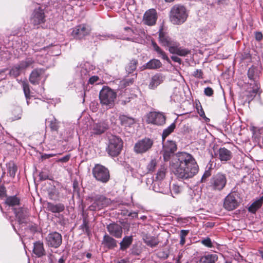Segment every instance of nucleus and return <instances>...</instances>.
I'll return each mask as SVG.
<instances>
[{
  "label": "nucleus",
  "instance_id": "e2e57ef3",
  "mask_svg": "<svg viewBox=\"0 0 263 263\" xmlns=\"http://www.w3.org/2000/svg\"><path fill=\"white\" fill-rule=\"evenodd\" d=\"M16 111L17 112L18 114H17V116H15L12 119L13 120H18L21 118V113H22L21 109L20 108H17Z\"/></svg>",
  "mask_w": 263,
  "mask_h": 263
},
{
  "label": "nucleus",
  "instance_id": "a18cd8bd",
  "mask_svg": "<svg viewBox=\"0 0 263 263\" xmlns=\"http://www.w3.org/2000/svg\"><path fill=\"white\" fill-rule=\"evenodd\" d=\"M80 228L83 232L87 233L88 235L89 234L88 222L85 218L83 219V223L80 226Z\"/></svg>",
  "mask_w": 263,
  "mask_h": 263
},
{
  "label": "nucleus",
  "instance_id": "6e6552de",
  "mask_svg": "<svg viewBox=\"0 0 263 263\" xmlns=\"http://www.w3.org/2000/svg\"><path fill=\"white\" fill-rule=\"evenodd\" d=\"M92 174L97 181L102 183H106L109 180L108 170L102 165H96L92 169Z\"/></svg>",
  "mask_w": 263,
  "mask_h": 263
},
{
  "label": "nucleus",
  "instance_id": "4468645a",
  "mask_svg": "<svg viewBox=\"0 0 263 263\" xmlns=\"http://www.w3.org/2000/svg\"><path fill=\"white\" fill-rule=\"evenodd\" d=\"M158 18V14L155 9H149L144 14L143 22L148 26H153L156 24Z\"/></svg>",
  "mask_w": 263,
  "mask_h": 263
},
{
  "label": "nucleus",
  "instance_id": "bb28decb",
  "mask_svg": "<svg viewBox=\"0 0 263 263\" xmlns=\"http://www.w3.org/2000/svg\"><path fill=\"white\" fill-rule=\"evenodd\" d=\"M143 240L145 243L152 248L157 246L159 243V241L156 237L147 234L143 236Z\"/></svg>",
  "mask_w": 263,
  "mask_h": 263
},
{
  "label": "nucleus",
  "instance_id": "9b49d317",
  "mask_svg": "<svg viewBox=\"0 0 263 263\" xmlns=\"http://www.w3.org/2000/svg\"><path fill=\"white\" fill-rule=\"evenodd\" d=\"M46 240L49 247L58 248L62 243V236L57 232H51L46 237Z\"/></svg>",
  "mask_w": 263,
  "mask_h": 263
},
{
  "label": "nucleus",
  "instance_id": "bf43d9fd",
  "mask_svg": "<svg viewBox=\"0 0 263 263\" xmlns=\"http://www.w3.org/2000/svg\"><path fill=\"white\" fill-rule=\"evenodd\" d=\"M7 70L6 68L0 70V81L7 78V75L5 74Z\"/></svg>",
  "mask_w": 263,
  "mask_h": 263
},
{
  "label": "nucleus",
  "instance_id": "13d9d810",
  "mask_svg": "<svg viewBox=\"0 0 263 263\" xmlns=\"http://www.w3.org/2000/svg\"><path fill=\"white\" fill-rule=\"evenodd\" d=\"M204 94L209 97H211L213 95V90L212 88L208 87L204 89Z\"/></svg>",
  "mask_w": 263,
  "mask_h": 263
},
{
  "label": "nucleus",
  "instance_id": "a19ab883",
  "mask_svg": "<svg viewBox=\"0 0 263 263\" xmlns=\"http://www.w3.org/2000/svg\"><path fill=\"white\" fill-rule=\"evenodd\" d=\"M124 30L127 31L129 33V34L130 35V37H127V38H124L123 39L126 40L128 41H131L132 42H134L136 43H140L141 41V39L139 38V37H136L135 36H133V34H134V31L133 30L129 28V27H125Z\"/></svg>",
  "mask_w": 263,
  "mask_h": 263
},
{
  "label": "nucleus",
  "instance_id": "603ef678",
  "mask_svg": "<svg viewBox=\"0 0 263 263\" xmlns=\"http://www.w3.org/2000/svg\"><path fill=\"white\" fill-rule=\"evenodd\" d=\"M201 243L203 244L204 246L211 248L212 247V243L211 240L210 238L207 237L203 240H201Z\"/></svg>",
  "mask_w": 263,
  "mask_h": 263
},
{
  "label": "nucleus",
  "instance_id": "37998d69",
  "mask_svg": "<svg viewBox=\"0 0 263 263\" xmlns=\"http://www.w3.org/2000/svg\"><path fill=\"white\" fill-rule=\"evenodd\" d=\"M6 203L9 206L18 205L20 203V199L15 196H10L6 199Z\"/></svg>",
  "mask_w": 263,
  "mask_h": 263
},
{
  "label": "nucleus",
  "instance_id": "0eeeda50",
  "mask_svg": "<svg viewBox=\"0 0 263 263\" xmlns=\"http://www.w3.org/2000/svg\"><path fill=\"white\" fill-rule=\"evenodd\" d=\"M122 147L123 142L120 138L113 135L109 137L107 152L110 156L116 157L119 155L121 153Z\"/></svg>",
  "mask_w": 263,
  "mask_h": 263
},
{
  "label": "nucleus",
  "instance_id": "8fccbe9b",
  "mask_svg": "<svg viewBox=\"0 0 263 263\" xmlns=\"http://www.w3.org/2000/svg\"><path fill=\"white\" fill-rule=\"evenodd\" d=\"M157 165L156 160H152L147 166V168L149 172H153Z\"/></svg>",
  "mask_w": 263,
  "mask_h": 263
},
{
  "label": "nucleus",
  "instance_id": "0e129e2a",
  "mask_svg": "<svg viewBox=\"0 0 263 263\" xmlns=\"http://www.w3.org/2000/svg\"><path fill=\"white\" fill-rule=\"evenodd\" d=\"M255 39L257 41H260L262 39V34L260 32H257L255 34Z\"/></svg>",
  "mask_w": 263,
  "mask_h": 263
},
{
  "label": "nucleus",
  "instance_id": "864d4df0",
  "mask_svg": "<svg viewBox=\"0 0 263 263\" xmlns=\"http://www.w3.org/2000/svg\"><path fill=\"white\" fill-rule=\"evenodd\" d=\"M193 76L198 79H203V72L201 69H196L193 73Z\"/></svg>",
  "mask_w": 263,
  "mask_h": 263
},
{
  "label": "nucleus",
  "instance_id": "e433bc0d",
  "mask_svg": "<svg viewBox=\"0 0 263 263\" xmlns=\"http://www.w3.org/2000/svg\"><path fill=\"white\" fill-rule=\"evenodd\" d=\"M23 71L19 64L13 65L9 71V75L14 78H17Z\"/></svg>",
  "mask_w": 263,
  "mask_h": 263
},
{
  "label": "nucleus",
  "instance_id": "c03bdc74",
  "mask_svg": "<svg viewBox=\"0 0 263 263\" xmlns=\"http://www.w3.org/2000/svg\"><path fill=\"white\" fill-rule=\"evenodd\" d=\"M137 64V60H136V59L132 60L128 63V65L126 66V70L128 73L132 72L136 69Z\"/></svg>",
  "mask_w": 263,
  "mask_h": 263
},
{
  "label": "nucleus",
  "instance_id": "f704fd0d",
  "mask_svg": "<svg viewBox=\"0 0 263 263\" xmlns=\"http://www.w3.org/2000/svg\"><path fill=\"white\" fill-rule=\"evenodd\" d=\"M7 174L11 179H13L17 171V167L13 162L7 164Z\"/></svg>",
  "mask_w": 263,
  "mask_h": 263
},
{
  "label": "nucleus",
  "instance_id": "69168bd1",
  "mask_svg": "<svg viewBox=\"0 0 263 263\" xmlns=\"http://www.w3.org/2000/svg\"><path fill=\"white\" fill-rule=\"evenodd\" d=\"M171 59L173 61H174L175 62H177L179 64L181 63V62H182L181 59L177 56H172Z\"/></svg>",
  "mask_w": 263,
  "mask_h": 263
},
{
  "label": "nucleus",
  "instance_id": "5fc2aeb1",
  "mask_svg": "<svg viewBox=\"0 0 263 263\" xmlns=\"http://www.w3.org/2000/svg\"><path fill=\"white\" fill-rule=\"evenodd\" d=\"M211 174L210 171H209V170L205 171V172L204 173L203 175L202 176L201 181L202 182H205L206 178H208L209 177H210L211 176Z\"/></svg>",
  "mask_w": 263,
  "mask_h": 263
},
{
  "label": "nucleus",
  "instance_id": "39448f33",
  "mask_svg": "<svg viewBox=\"0 0 263 263\" xmlns=\"http://www.w3.org/2000/svg\"><path fill=\"white\" fill-rule=\"evenodd\" d=\"M116 97V92L108 87H103L99 93L100 103L105 106L106 108L114 106Z\"/></svg>",
  "mask_w": 263,
  "mask_h": 263
},
{
  "label": "nucleus",
  "instance_id": "7c9ffc66",
  "mask_svg": "<svg viewBox=\"0 0 263 263\" xmlns=\"http://www.w3.org/2000/svg\"><path fill=\"white\" fill-rule=\"evenodd\" d=\"M34 62L35 60L33 58L27 57L25 60L20 61L18 64L24 71L29 67H33Z\"/></svg>",
  "mask_w": 263,
  "mask_h": 263
},
{
  "label": "nucleus",
  "instance_id": "f257e3e1",
  "mask_svg": "<svg viewBox=\"0 0 263 263\" xmlns=\"http://www.w3.org/2000/svg\"><path fill=\"white\" fill-rule=\"evenodd\" d=\"M171 166L174 174L180 179L192 178L199 171L198 165L193 156L185 152L178 153Z\"/></svg>",
  "mask_w": 263,
  "mask_h": 263
},
{
  "label": "nucleus",
  "instance_id": "4be33fe9",
  "mask_svg": "<svg viewBox=\"0 0 263 263\" xmlns=\"http://www.w3.org/2000/svg\"><path fill=\"white\" fill-rule=\"evenodd\" d=\"M165 80V76L161 73H157L152 76L148 85L149 88L154 89L162 84Z\"/></svg>",
  "mask_w": 263,
  "mask_h": 263
},
{
  "label": "nucleus",
  "instance_id": "a878e982",
  "mask_svg": "<svg viewBox=\"0 0 263 263\" xmlns=\"http://www.w3.org/2000/svg\"><path fill=\"white\" fill-rule=\"evenodd\" d=\"M46 208L48 211L52 213H60L65 210V206L61 203L54 204L51 202H48Z\"/></svg>",
  "mask_w": 263,
  "mask_h": 263
},
{
  "label": "nucleus",
  "instance_id": "b1692460",
  "mask_svg": "<svg viewBox=\"0 0 263 263\" xmlns=\"http://www.w3.org/2000/svg\"><path fill=\"white\" fill-rule=\"evenodd\" d=\"M102 244L108 249L117 247V241L108 234H105L102 240Z\"/></svg>",
  "mask_w": 263,
  "mask_h": 263
},
{
  "label": "nucleus",
  "instance_id": "7ed1b4c3",
  "mask_svg": "<svg viewBox=\"0 0 263 263\" xmlns=\"http://www.w3.org/2000/svg\"><path fill=\"white\" fill-rule=\"evenodd\" d=\"M188 16L189 12L186 7L181 4H176L171 8L169 18L173 24L180 25L186 21Z\"/></svg>",
  "mask_w": 263,
  "mask_h": 263
},
{
  "label": "nucleus",
  "instance_id": "412c9836",
  "mask_svg": "<svg viewBox=\"0 0 263 263\" xmlns=\"http://www.w3.org/2000/svg\"><path fill=\"white\" fill-rule=\"evenodd\" d=\"M166 168L164 166H161L159 168L156 176V182L155 183V190L157 192L162 193L164 190L163 189L159 187L160 181L162 180L165 176Z\"/></svg>",
  "mask_w": 263,
  "mask_h": 263
},
{
  "label": "nucleus",
  "instance_id": "49530a36",
  "mask_svg": "<svg viewBox=\"0 0 263 263\" xmlns=\"http://www.w3.org/2000/svg\"><path fill=\"white\" fill-rule=\"evenodd\" d=\"M189 232V230H182L180 231V244L181 246H183L184 245L185 242V237L187 236Z\"/></svg>",
  "mask_w": 263,
  "mask_h": 263
},
{
  "label": "nucleus",
  "instance_id": "423d86ee",
  "mask_svg": "<svg viewBox=\"0 0 263 263\" xmlns=\"http://www.w3.org/2000/svg\"><path fill=\"white\" fill-rule=\"evenodd\" d=\"M88 198L92 202L89 206V209L90 211L101 210L110 203V200L103 195L93 194L88 196Z\"/></svg>",
  "mask_w": 263,
  "mask_h": 263
},
{
  "label": "nucleus",
  "instance_id": "4c0bfd02",
  "mask_svg": "<svg viewBox=\"0 0 263 263\" xmlns=\"http://www.w3.org/2000/svg\"><path fill=\"white\" fill-rule=\"evenodd\" d=\"M263 203V197L256 200L249 208V211L255 213L256 211L261 207Z\"/></svg>",
  "mask_w": 263,
  "mask_h": 263
},
{
  "label": "nucleus",
  "instance_id": "dca6fc26",
  "mask_svg": "<svg viewBox=\"0 0 263 263\" xmlns=\"http://www.w3.org/2000/svg\"><path fill=\"white\" fill-rule=\"evenodd\" d=\"M176 144L174 141L168 140L164 143L163 145V152L164 160L168 161L170 159L171 155L176 151Z\"/></svg>",
  "mask_w": 263,
  "mask_h": 263
},
{
  "label": "nucleus",
  "instance_id": "58836bf2",
  "mask_svg": "<svg viewBox=\"0 0 263 263\" xmlns=\"http://www.w3.org/2000/svg\"><path fill=\"white\" fill-rule=\"evenodd\" d=\"M133 241V238L132 236L124 237L122 240L120 242V250L124 251L132 244Z\"/></svg>",
  "mask_w": 263,
  "mask_h": 263
},
{
  "label": "nucleus",
  "instance_id": "de8ad7c7",
  "mask_svg": "<svg viewBox=\"0 0 263 263\" xmlns=\"http://www.w3.org/2000/svg\"><path fill=\"white\" fill-rule=\"evenodd\" d=\"M59 122L58 120L53 118V119L50 121V127L52 130L57 131L59 128Z\"/></svg>",
  "mask_w": 263,
  "mask_h": 263
},
{
  "label": "nucleus",
  "instance_id": "79ce46f5",
  "mask_svg": "<svg viewBox=\"0 0 263 263\" xmlns=\"http://www.w3.org/2000/svg\"><path fill=\"white\" fill-rule=\"evenodd\" d=\"M175 127V123L173 122L168 127L163 130L162 134V138L163 142L164 141L165 139L174 131Z\"/></svg>",
  "mask_w": 263,
  "mask_h": 263
},
{
  "label": "nucleus",
  "instance_id": "f03ea898",
  "mask_svg": "<svg viewBox=\"0 0 263 263\" xmlns=\"http://www.w3.org/2000/svg\"><path fill=\"white\" fill-rule=\"evenodd\" d=\"M159 41L164 47H167L171 53L185 57L190 53V50L180 46L178 42L171 38L162 29L159 31Z\"/></svg>",
  "mask_w": 263,
  "mask_h": 263
},
{
  "label": "nucleus",
  "instance_id": "6e6d98bb",
  "mask_svg": "<svg viewBox=\"0 0 263 263\" xmlns=\"http://www.w3.org/2000/svg\"><path fill=\"white\" fill-rule=\"evenodd\" d=\"M171 191L175 194H178L181 192V188L177 185L173 184Z\"/></svg>",
  "mask_w": 263,
  "mask_h": 263
},
{
  "label": "nucleus",
  "instance_id": "f3484780",
  "mask_svg": "<svg viewBox=\"0 0 263 263\" xmlns=\"http://www.w3.org/2000/svg\"><path fill=\"white\" fill-rule=\"evenodd\" d=\"M108 128V124L105 121H101L92 124L90 128L91 136L100 135Z\"/></svg>",
  "mask_w": 263,
  "mask_h": 263
},
{
  "label": "nucleus",
  "instance_id": "680f3d73",
  "mask_svg": "<svg viewBox=\"0 0 263 263\" xmlns=\"http://www.w3.org/2000/svg\"><path fill=\"white\" fill-rule=\"evenodd\" d=\"M199 107L200 108H199L198 107L197 108L198 114L199 115V116L201 117H202V118L205 117V115L204 110L202 109L201 106L200 105Z\"/></svg>",
  "mask_w": 263,
  "mask_h": 263
},
{
  "label": "nucleus",
  "instance_id": "338daca9",
  "mask_svg": "<svg viewBox=\"0 0 263 263\" xmlns=\"http://www.w3.org/2000/svg\"><path fill=\"white\" fill-rule=\"evenodd\" d=\"M5 188L3 186H0V197H3L5 195Z\"/></svg>",
  "mask_w": 263,
  "mask_h": 263
},
{
  "label": "nucleus",
  "instance_id": "ddd939ff",
  "mask_svg": "<svg viewBox=\"0 0 263 263\" xmlns=\"http://www.w3.org/2000/svg\"><path fill=\"white\" fill-rule=\"evenodd\" d=\"M153 141L149 138H145L136 143L134 149L137 153H143L147 151L153 145Z\"/></svg>",
  "mask_w": 263,
  "mask_h": 263
},
{
  "label": "nucleus",
  "instance_id": "2f4dec72",
  "mask_svg": "<svg viewBox=\"0 0 263 263\" xmlns=\"http://www.w3.org/2000/svg\"><path fill=\"white\" fill-rule=\"evenodd\" d=\"M121 124L124 126H130L136 122L135 119L122 115L119 116Z\"/></svg>",
  "mask_w": 263,
  "mask_h": 263
},
{
  "label": "nucleus",
  "instance_id": "c85d7f7f",
  "mask_svg": "<svg viewBox=\"0 0 263 263\" xmlns=\"http://www.w3.org/2000/svg\"><path fill=\"white\" fill-rule=\"evenodd\" d=\"M217 259L216 254H207L200 257L199 263H215Z\"/></svg>",
  "mask_w": 263,
  "mask_h": 263
},
{
  "label": "nucleus",
  "instance_id": "5701e85b",
  "mask_svg": "<svg viewBox=\"0 0 263 263\" xmlns=\"http://www.w3.org/2000/svg\"><path fill=\"white\" fill-rule=\"evenodd\" d=\"M15 216L20 224L27 223L29 216L28 210L27 208H21L18 209H14Z\"/></svg>",
  "mask_w": 263,
  "mask_h": 263
},
{
  "label": "nucleus",
  "instance_id": "c9c22d12",
  "mask_svg": "<svg viewBox=\"0 0 263 263\" xmlns=\"http://www.w3.org/2000/svg\"><path fill=\"white\" fill-rule=\"evenodd\" d=\"M260 71L258 68L255 66L250 67L248 71V76L250 80H254V83L256 82L255 80L259 77Z\"/></svg>",
  "mask_w": 263,
  "mask_h": 263
},
{
  "label": "nucleus",
  "instance_id": "72a5a7b5",
  "mask_svg": "<svg viewBox=\"0 0 263 263\" xmlns=\"http://www.w3.org/2000/svg\"><path fill=\"white\" fill-rule=\"evenodd\" d=\"M260 84L257 82H255L254 84V86L252 87V90L249 91V94L247 95V98L250 102V101L252 100L254 97L257 94L260 93Z\"/></svg>",
  "mask_w": 263,
  "mask_h": 263
},
{
  "label": "nucleus",
  "instance_id": "a211bd4d",
  "mask_svg": "<svg viewBox=\"0 0 263 263\" xmlns=\"http://www.w3.org/2000/svg\"><path fill=\"white\" fill-rule=\"evenodd\" d=\"M90 31V28L88 26L81 24L77 26L72 32L73 36L77 39H81L88 35Z\"/></svg>",
  "mask_w": 263,
  "mask_h": 263
},
{
  "label": "nucleus",
  "instance_id": "cd10ccee",
  "mask_svg": "<svg viewBox=\"0 0 263 263\" xmlns=\"http://www.w3.org/2000/svg\"><path fill=\"white\" fill-rule=\"evenodd\" d=\"M33 253L38 257H40L45 254L43 243L39 241L34 243Z\"/></svg>",
  "mask_w": 263,
  "mask_h": 263
},
{
  "label": "nucleus",
  "instance_id": "774afa93",
  "mask_svg": "<svg viewBox=\"0 0 263 263\" xmlns=\"http://www.w3.org/2000/svg\"><path fill=\"white\" fill-rule=\"evenodd\" d=\"M97 37L100 40H104L107 39V38H109L110 37V36L99 34L97 36Z\"/></svg>",
  "mask_w": 263,
  "mask_h": 263
},
{
  "label": "nucleus",
  "instance_id": "9d476101",
  "mask_svg": "<svg viewBox=\"0 0 263 263\" xmlns=\"http://www.w3.org/2000/svg\"><path fill=\"white\" fill-rule=\"evenodd\" d=\"M34 26H37L45 22V15L44 9L38 6L33 10L30 20Z\"/></svg>",
  "mask_w": 263,
  "mask_h": 263
},
{
  "label": "nucleus",
  "instance_id": "393cba45",
  "mask_svg": "<svg viewBox=\"0 0 263 263\" xmlns=\"http://www.w3.org/2000/svg\"><path fill=\"white\" fill-rule=\"evenodd\" d=\"M218 158L221 161H227L232 158V153L225 147L220 148L218 151Z\"/></svg>",
  "mask_w": 263,
  "mask_h": 263
},
{
  "label": "nucleus",
  "instance_id": "052dcab7",
  "mask_svg": "<svg viewBox=\"0 0 263 263\" xmlns=\"http://www.w3.org/2000/svg\"><path fill=\"white\" fill-rule=\"evenodd\" d=\"M69 159H70V156L66 155L61 158L57 160V162H66L69 161Z\"/></svg>",
  "mask_w": 263,
  "mask_h": 263
},
{
  "label": "nucleus",
  "instance_id": "4d7b16f0",
  "mask_svg": "<svg viewBox=\"0 0 263 263\" xmlns=\"http://www.w3.org/2000/svg\"><path fill=\"white\" fill-rule=\"evenodd\" d=\"M88 78H89L88 83H89L90 84H93L97 82L99 80V77L98 76H92L91 77Z\"/></svg>",
  "mask_w": 263,
  "mask_h": 263
},
{
  "label": "nucleus",
  "instance_id": "473e14b6",
  "mask_svg": "<svg viewBox=\"0 0 263 263\" xmlns=\"http://www.w3.org/2000/svg\"><path fill=\"white\" fill-rule=\"evenodd\" d=\"M162 66L161 62L157 59H153L143 66L144 69H157Z\"/></svg>",
  "mask_w": 263,
  "mask_h": 263
},
{
  "label": "nucleus",
  "instance_id": "c756f323",
  "mask_svg": "<svg viewBox=\"0 0 263 263\" xmlns=\"http://www.w3.org/2000/svg\"><path fill=\"white\" fill-rule=\"evenodd\" d=\"M154 50L157 53L159 57H161L163 60L166 61L168 63H171V61L166 53L160 48V47L155 42L152 43Z\"/></svg>",
  "mask_w": 263,
  "mask_h": 263
},
{
  "label": "nucleus",
  "instance_id": "20e7f679",
  "mask_svg": "<svg viewBox=\"0 0 263 263\" xmlns=\"http://www.w3.org/2000/svg\"><path fill=\"white\" fill-rule=\"evenodd\" d=\"M227 182L226 175L222 173H217L211 178L206 188L208 190L219 192L225 187Z\"/></svg>",
  "mask_w": 263,
  "mask_h": 263
},
{
  "label": "nucleus",
  "instance_id": "09e8293b",
  "mask_svg": "<svg viewBox=\"0 0 263 263\" xmlns=\"http://www.w3.org/2000/svg\"><path fill=\"white\" fill-rule=\"evenodd\" d=\"M22 86L25 97L27 98V96H30V92L29 84L27 83L24 82L22 84Z\"/></svg>",
  "mask_w": 263,
  "mask_h": 263
},
{
  "label": "nucleus",
  "instance_id": "3c124183",
  "mask_svg": "<svg viewBox=\"0 0 263 263\" xmlns=\"http://www.w3.org/2000/svg\"><path fill=\"white\" fill-rule=\"evenodd\" d=\"M28 228L30 231V232L32 233H34L38 231L37 225L35 223H29Z\"/></svg>",
  "mask_w": 263,
  "mask_h": 263
},
{
  "label": "nucleus",
  "instance_id": "aec40b11",
  "mask_svg": "<svg viewBox=\"0 0 263 263\" xmlns=\"http://www.w3.org/2000/svg\"><path fill=\"white\" fill-rule=\"evenodd\" d=\"M106 229L109 234L117 238H119L122 235V228L121 226L116 223H111L108 224Z\"/></svg>",
  "mask_w": 263,
  "mask_h": 263
},
{
  "label": "nucleus",
  "instance_id": "2eb2a0df",
  "mask_svg": "<svg viewBox=\"0 0 263 263\" xmlns=\"http://www.w3.org/2000/svg\"><path fill=\"white\" fill-rule=\"evenodd\" d=\"M235 193H231L226 196L223 203V206L226 210L232 211L238 206V202Z\"/></svg>",
  "mask_w": 263,
  "mask_h": 263
},
{
  "label": "nucleus",
  "instance_id": "ea45409f",
  "mask_svg": "<svg viewBox=\"0 0 263 263\" xmlns=\"http://www.w3.org/2000/svg\"><path fill=\"white\" fill-rule=\"evenodd\" d=\"M200 200V195L198 193H195L194 191L192 192L190 196V203L195 206L198 205V203Z\"/></svg>",
  "mask_w": 263,
  "mask_h": 263
},
{
  "label": "nucleus",
  "instance_id": "f8f14e48",
  "mask_svg": "<svg viewBox=\"0 0 263 263\" xmlns=\"http://www.w3.org/2000/svg\"><path fill=\"white\" fill-rule=\"evenodd\" d=\"M47 76L44 70L42 69H35L30 74L29 81L33 85H37L39 84L41 81L44 82Z\"/></svg>",
  "mask_w": 263,
  "mask_h": 263
},
{
  "label": "nucleus",
  "instance_id": "1a4fd4ad",
  "mask_svg": "<svg viewBox=\"0 0 263 263\" xmlns=\"http://www.w3.org/2000/svg\"><path fill=\"white\" fill-rule=\"evenodd\" d=\"M165 116L163 113L153 111L147 114L146 121L148 124L161 126L165 123Z\"/></svg>",
  "mask_w": 263,
  "mask_h": 263
},
{
  "label": "nucleus",
  "instance_id": "6ab92c4d",
  "mask_svg": "<svg viewBox=\"0 0 263 263\" xmlns=\"http://www.w3.org/2000/svg\"><path fill=\"white\" fill-rule=\"evenodd\" d=\"M93 69L92 65L89 63H85L80 67L78 68L77 71L80 72V77L82 80H87L93 73L92 71Z\"/></svg>",
  "mask_w": 263,
  "mask_h": 263
}]
</instances>
